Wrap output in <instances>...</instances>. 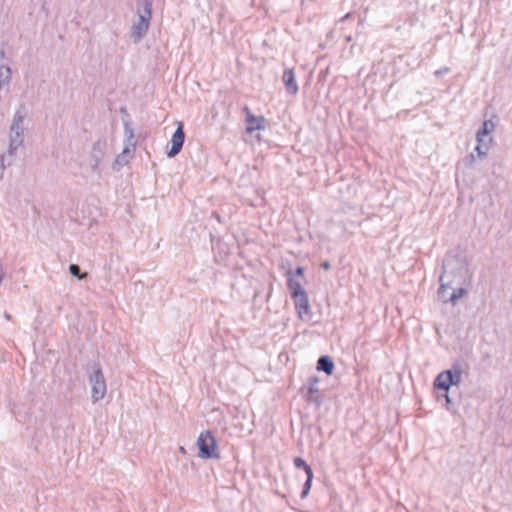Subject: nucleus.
Segmentation results:
<instances>
[{
    "label": "nucleus",
    "mask_w": 512,
    "mask_h": 512,
    "mask_svg": "<svg viewBox=\"0 0 512 512\" xmlns=\"http://www.w3.org/2000/svg\"><path fill=\"white\" fill-rule=\"evenodd\" d=\"M443 273L439 281L454 286H465L471 282L472 272L466 256L462 254H449L443 261Z\"/></svg>",
    "instance_id": "1"
},
{
    "label": "nucleus",
    "mask_w": 512,
    "mask_h": 512,
    "mask_svg": "<svg viewBox=\"0 0 512 512\" xmlns=\"http://www.w3.org/2000/svg\"><path fill=\"white\" fill-rule=\"evenodd\" d=\"M27 115V108L24 104H21L15 110L9 127L7 152L6 155L3 154L0 156V167L2 170L5 169L6 156L12 160L16 156L18 149L23 146L26 130L25 119L27 118Z\"/></svg>",
    "instance_id": "2"
},
{
    "label": "nucleus",
    "mask_w": 512,
    "mask_h": 512,
    "mask_svg": "<svg viewBox=\"0 0 512 512\" xmlns=\"http://www.w3.org/2000/svg\"><path fill=\"white\" fill-rule=\"evenodd\" d=\"M463 367L462 364L456 362L449 370L442 371L438 374L434 381V387L439 390L445 391L446 402H451L448 395V390L451 386L458 385L462 380Z\"/></svg>",
    "instance_id": "3"
},
{
    "label": "nucleus",
    "mask_w": 512,
    "mask_h": 512,
    "mask_svg": "<svg viewBox=\"0 0 512 512\" xmlns=\"http://www.w3.org/2000/svg\"><path fill=\"white\" fill-rule=\"evenodd\" d=\"M89 384L91 386V398L93 403L103 399L106 395L107 387L101 367L93 362L88 366Z\"/></svg>",
    "instance_id": "4"
},
{
    "label": "nucleus",
    "mask_w": 512,
    "mask_h": 512,
    "mask_svg": "<svg viewBox=\"0 0 512 512\" xmlns=\"http://www.w3.org/2000/svg\"><path fill=\"white\" fill-rule=\"evenodd\" d=\"M152 16V4L148 0L143 3V12L137 14V21L132 25L131 38L138 43L148 32Z\"/></svg>",
    "instance_id": "5"
},
{
    "label": "nucleus",
    "mask_w": 512,
    "mask_h": 512,
    "mask_svg": "<svg viewBox=\"0 0 512 512\" xmlns=\"http://www.w3.org/2000/svg\"><path fill=\"white\" fill-rule=\"evenodd\" d=\"M124 134H125V146L122 150V152L116 157L114 163H113V169L118 171L123 166L128 164L130 159L133 158L135 153V141H134V131L130 127L128 123L124 125Z\"/></svg>",
    "instance_id": "6"
},
{
    "label": "nucleus",
    "mask_w": 512,
    "mask_h": 512,
    "mask_svg": "<svg viewBox=\"0 0 512 512\" xmlns=\"http://www.w3.org/2000/svg\"><path fill=\"white\" fill-rule=\"evenodd\" d=\"M199 457L205 459H217L220 457L218 445L210 431H203L197 439Z\"/></svg>",
    "instance_id": "7"
},
{
    "label": "nucleus",
    "mask_w": 512,
    "mask_h": 512,
    "mask_svg": "<svg viewBox=\"0 0 512 512\" xmlns=\"http://www.w3.org/2000/svg\"><path fill=\"white\" fill-rule=\"evenodd\" d=\"M106 140L98 139L93 143L89 154V166L93 172L100 173V165L105 157Z\"/></svg>",
    "instance_id": "8"
},
{
    "label": "nucleus",
    "mask_w": 512,
    "mask_h": 512,
    "mask_svg": "<svg viewBox=\"0 0 512 512\" xmlns=\"http://www.w3.org/2000/svg\"><path fill=\"white\" fill-rule=\"evenodd\" d=\"M185 140V133L183 129V124L181 122L178 123L177 129L172 135L171 138V146L169 151L167 152L168 157H175L182 149L183 143Z\"/></svg>",
    "instance_id": "9"
},
{
    "label": "nucleus",
    "mask_w": 512,
    "mask_h": 512,
    "mask_svg": "<svg viewBox=\"0 0 512 512\" xmlns=\"http://www.w3.org/2000/svg\"><path fill=\"white\" fill-rule=\"evenodd\" d=\"M294 300L295 308L298 312V315L301 319L310 316V305L307 293H303L298 296L292 297Z\"/></svg>",
    "instance_id": "10"
},
{
    "label": "nucleus",
    "mask_w": 512,
    "mask_h": 512,
    "mask_svg": "<svg viewBox=\"0 0 512 512\" xmlns=\"http://www.w3.org/2000/svg\"><path fill=\"white\" fill-rule=\"evenodd\" d=\"M282 80L288 94L296 95L298 93L299 88L295 80V72L293 69L286 68L283 72Z\"/></svg>",
    "instance_id": "11"
},
{
    "label": "nucleus",
    "mask_w": 512,
    "mask_h": 512,
    "mask_svg": "<svg viewBox=\"0 0 512 512\" xmlns=\"http://www.w3.org/2000/svg\"><path fill=\"white\" fill-rule=\"evenodd\" d=\"M318 382H319V379L317 376H311L308 378V380H307V383H308L307 401L313 402L317 406H320L322 403L321 399L318 396H314L315 394H317L319 392V389L317 386Z\"/></svg>",
    "instance_id": "12"
},
{
    "label": "nucleus",
    "mask_w": 512,
    "mask_h": 512,
    "mask_svg": "<svg viewBox=\"0 0 512 512\" xmlns=\"http://www.w3.org/2000/svg\"><path fill=\"white\" fill-rule=\"evenodd\" d=\"M247 127L246 131L247 133H253L256 130L264 129V118L256 117L254 115H249V117H246Z\"/></svg>",
    "instance_id": "13"
},
{
    "label": "nucleus",
    "mask_w": 512,
    "mask_h": 512,
    "mask_svg": "<svg viewBox=\"0 0 512 512\" xmlns=\"http://www.w3.org/2000/svg\"><path fill=\"white\" fill-rule=\"evenodd\" d=\"M495 129V124L491 120H485L483 122L482 128L478 130L476 134L477 142L483 141V139H488V137H491V133Z\"/></svg>",
    "instance_id": "14"
},
{
    "label": "nucleus",
    "mask_w": 512,
    "mask_h": 512,
    "mask_svg": "<svg viewBox=\"0 0 512 512\" xmlns=\"http://www.w3.org/2000/svg\"><path fill=\"white\" fill-rule=\"evenodd\" d=\"M334 367V362L329 356H321L317 361V370L323 371L327 375L333 373Z\"/></svg>",
    "instance_id": "15"
},
{
    "label": "nucleus",
    "mask_w": 512,
    "mask_h": 512,
    "mask_svg": "<svg viewBox=\"0 0 512 512\" xmlns=\"http://www.w3.org/2000/svg\"><path fill=\"white\" fill-rule=\"evenodd\" d=\"M4 51L0 52V57L4 58ZM12 79L11 68L7 65L0 64V85H8Z\"/></svg>",
    "instance_id": "16"
},
{
    "label": "nucleus",
    "mask_w": 512,
    "mask_h": 512,
    "mask_svg": "<svg viewBox=\"0 0 512 512\" xmlns=\"http://www.w3.org/2000/svg\"><path fill=\"white\" fill-rule=\"evenodd\" d=\"M287 285L289 290L291 291V296H298L303 293H306L305 289L301 285L300 282L294 280L290 275L288 277Z\"/></svg>",
    "instance_id": "17"
},
{
    "label": "nucleus",
    "mask_w": 512,
    "mask_h": 512,
    "mask_svg": "<svg viewBox=\"0 0 512 512\" xmlns=\"http://www.w3.org/2000/svg\"><path fill=\"white\" fill-rule=\"evenodd\" d=\"M491 142H492V137H488V139H483V141L478 142V145L476 146L475 151L477 152V154L480 158H484L487 156Z\"/></svg>",
    "instance_id": "18"
},
{
    "label": "nucleus",
    "mask_w": 512,
    "mask_h": 512,
    "mask_svg": "<svg viewBox=\"0 0 512 512\" xmlns=\"http://www.w3.org/2000/svg\"><path fill=\"white\" fill-rule=\"evenodd\" d=\"M453 287H455V286L452 284H445L443 282H440L438 296L442 302H444V303L450 302V299H449L450 294L448 293V289H452Z\"/></svg>",
    "instance_id": "19"
},
{
    "label": "nucleus",
    "mask_w": 512,
    "mask_h": 512,
    "mask_svg": "<svg viewBox=\"0 0 512 512\" xmlns=\"http://www.w3.org/2000/svg\"><path fill=\"white\" fill-rule=\"evenodd\" d=\"M453 292L450 294L449 299L450 302L456 304L459 299H461L466 293V289L464 286H457V288H452Z\"/></svg>",
    "instance_id": "20"
},
{
    "label": "nucleus",
    "mask_w": 512,
    "mask_h": 512,
    "mask_svg": "<svg viewBox=\"0 0 512 512\" xmlns=\"http://www.w3.org/2000/svg\"><path fill=\"white\" fill-rule=\"evenodd\" d=\"M294 465L297 468H303L307 476H311V473H313L311 467L300 457L294 459Z\"/></svg>",
    "instance_id": "21"
},
{
    "label": "nucleus",
    "mask_w": 512,
    "mask_h": 512,
    "mask_svg": "<svg viewBox=\"0 0 512 512\" xmlns=\"http://www.w3.org/2000/svg\"><path fill=\"white\" fill-rule=\"evenodd\" d=\"M69 271L74 277L78 278L79 280H83L87 277L86 272H84V273L80 272V267L77 264H71L69 266Z\"/></svg>",
    "instance_id": "22"
},
{
    "label": "nucleus",
    "mask_w": 512,
    "mask_h": 512,
    "mask_svg": "<svg viewBox=\"0 0 512 512\" xmlns=\"http://www.w3.org/2000/svg\"><path fill=\"white\" fill-rule=\"evenodd\" d=\"M312 479H313V473H311V476H307L306 482L303 485V490L301 493L302 498H305L308 495V493L311 489Z\"/></svg>",
    "instance_id": "23"
},
{
    "label": "nucleus",
    "mask_w": 512,
    "mask_h": 512,
    "mask_svg": "<svg viewBox=\"0 0 512 512\" xmlns=\"http://www.w3.org/2000/svg\"><path fill=\"white\" fill-rule=\"evenodd\" d=\"M448 71H449V68L445 67V68H441V69L435 71L434 74H435V76L440 77V76L448 73Z\"/></svg>",
    "instance_id": "24"
},
{
    "label": "nucleus",
    "mask_w": 512,
    "mask_h": 512,
    "mask_svg": "<svg viewBox=\"0 0 512 512\" xmlns=\"http://www.w3.org/2000/svg\"><path fill=\"white\" fill-rule=\"evenodd\" d=\"M303 272H304V269L302 267H297L296 268V274L301 276L303 275Z\"/></svg>",
    "instance_id": "25"
},
{
    "label": "nucleus",
    "mask_w": 512,
    "mask_h": 512,
    "mask_svg": "<svg viewBox=\"0 0 512 512\" xmlns=\"http://www.w3.org/2000/svg\"><path fill=\"white\" fill-rule=\"evenodd\" d=\"M244 112L246 113L247 117H249V115H253L247 106L244 107Z\"/></svg>",
    "instance_id": "26"
},
{
    "label": "nucleus",
    "mask_w": 512,
    "mask_h": 512,
    "mask_svg": "<svg viewBox=\"0 0 512 512\" xmlns=\"http://www.w3.org/2000/svg\"><path fill=\"white\" fill-rule=\"evenodd\" d=\"M4 317H5V319H6V320H8V321H10V320L12 319L11 314H10V313H8V312H5V313H4Z\"/></svg>",
    "instance_id": "27"
},
{
    "label": "nucleus",
    "mask_w": 512,
    "mask_h": 512,
    "mask_svg": "<svg viewBox=\"0 0 512 512\" xmlns=\"http://www.w3.org/2000/svg\"><path fill=\"white\" fill-rule=\"evenodd\" d=\"M322 267H323V269L328 270V269L330 268V264H329V262H324V263L322 264Z\"/></svg>",
    "instance_id": "28"
},
{
    "label": "nucleus",
    "mask_w": 512,
    "mask_h": 512,
    "mask_svg": "<svg viewBox=\"0 0 512 512\" xmlns=\"http://www.w3.org/2000/svg\"><path fill=\"white\" fill-rule=\"evenodd\" d=\"M351 16V13H347L346 15H344L342 18H341V21H345V20H348Z\"/></svg>",
    "instance_id": "29"
},
{
    "label": "nucleus",
    "mask_w": 512,
    "mask_h": 512,
    "mask_svg": "<svg viewBox=\"0 0 512 512\" xmlns=\"http://www.w3.org/2000/svg\"><path fill=\"white\" fill-rule=\"evenodd\" d=\"M470 159H471V163H472L473 160H474V155L473 154L470 155Z\"/></svg>",
    "instance_id": "30"
}]
</instances>
